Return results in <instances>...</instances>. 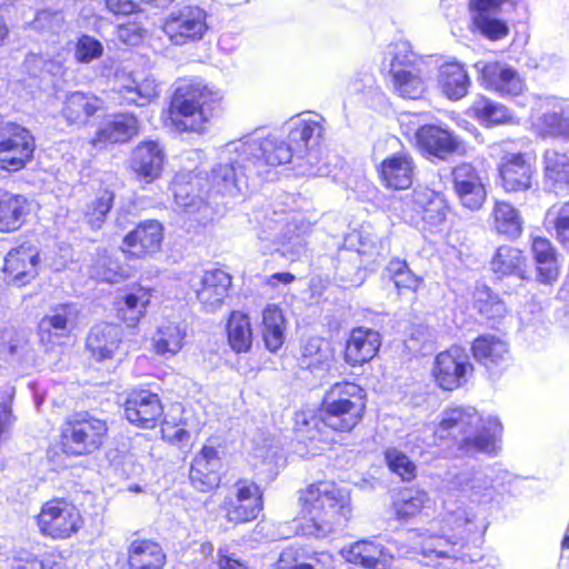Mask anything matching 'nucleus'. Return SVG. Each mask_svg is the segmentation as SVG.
<instances>
[{"label": "nucleus", "instance_id": "nucleus-2", "mask_svg": "<svg viewBox=\"0 0 569 569\" xmlns=\"http://www.w3.org/2000/svg\"><path fill=\"white\" fill-rule=\"evenodd\" d=\"M302 517L296 530L307 537L326 538L341 529L352 515L348 489L333 481H318L300 491Z\"/></svg>", "mask_w": 569, "mask_h": 569}, {"label": "nucleus", "instance_id": "nucleus-61", "mask_svg": "<svg viewBox=\"0 0 569 569\" xmlns=\"http://www.w3.org/2000/svg\"><path fill=\"white\" fill-rule=\"evenodd\" d=\"M113 199L114 196L111 191L103 190L87 206L84 214L92 229L101 228L112 207Z\"/></svg>", "mask_w": 569, "mask_h": 569}, {"label": "nucleus", "instance_id": "nucleus-46", "mask_svg": "<svg viewBox=\"0 0 569 569\" xmlns=\"http://www.w3.org/2000/svg\"><path fill=\"white\" fill-rule=\"evenodd\" d=\"M151 297V291L142 287L134 288L126 293L118 303L120 318L129 327H134L146 316Z\"/></svg>", "mask_w": 569, "mask_h": 569}, {"label": "nucleus", "instance_id": "nucleus-10", "mask_svg": "<svg viewBox=\"0 0 569 569\" xmlns=\"http://www.w3.org/2000/svg\"><path fill=\"white\" fill-rule=\"evenodd\" d=\"M207 12L198 6H186L171 11L162 23V31L173 46L200 41L207 33Z\"/></svg>", "mask_w": 569, "mask_h": 569}, {"label": "nucleus", "instance_id": "nucleus-29", "mask_svg": "<svg viewBox=\"0 0 569 569\" xmlns=\"http://www.w3.org/2000/svg\"><path fill=\"white\" fill-rule=\"evenodd\" d=\"M325 119L319 114H310L307 118H297L290 122L288 134L289 146L293 153L303 150L321 148L325 134Z\"/></svg>", "mask_w": 569, "mask_h": 569}, {"label": "nucleus", "instance_id": "nucleus-18", "mask_svg": "<svg viewBox=\"0 0 569 569\" xmlns=\"http://www.w3.org/2000/svg\"><path fill=\"white\" fill-rule=\"evenodd\" d=\"M78 308L63 303L52 308L39 322V341L47 349L61 345L62 339L70 336L77 325Z\"/></svg>", "mask_w": 569, "mask_h": 569}, {"label": "nucleus", "instance_id": "nucleus-14", "mask_svg": "<svg viewBox=\"0 0 569 569\" xmlns=\"http://www.w3.org/2000/svg\"><path fill=\"white\" fill-rule=\"evenodd\" d=\"M472 370L465 349L453 346L436 356L432 377L439 388L452 391L467 383Z\"/></svg>", "mask_w": 569, "mask_h": 569}, {"label": "nucleus", "instance_id": "nucleus-39", "mask_svg": "<svg viewBox=\"0 0 569 569\" xmlns=\"http://www.w3.org/2000/svg\"><path fill=\"white\" fill-rule=\"evenodd\" d=\"M121 341L119 326L103 323L93 327L87 338V347L98 360L113 358Z\"/></svg>", "mask_w": 569, "mask_h": 569}, {"label": "nucleus", "instance_id": "nucleus-31", "mask_svg": "<svg viewBox=\"0 0 569 569\" xmlns=\"http://www.w3.org/2000/svg\"><path fill=\"white\" fill-rule=\"evenodd\" d=\"M164 154L156 141H143L132 151L130 168L146 183L158 179L163 167Z\"/></svg>", "mask_w": 569, "mask_h": 569}, {"label": "nucleus", "instance_id": "nucleus-41", "mask_svg": "<svg viewBox=\"0 0 569 569\" xmlns=\"http://www.w3.org/2000/svg\"><path fill=\"white\" fill-rule=\"evenodd\" d=\"M101 108V101L91 93L74 91L66 97L62 114L69 124H86Z\"/></svg>", "mask_w": 569, "mask_h": 569}, {"label": "nucleus", "instance_id": "nucleus-63", "mask_svg": "<svg viewBox=\"0 0 569 569\" xmlns=\"http://www.w3.org/2000/svg\"><path fill=\"white\" fill-rule=\"evenodd\" d=\"M104 48L102 43L88 34L79 37L74 43V59L78 63H90L102 57Z\"/></svg>", "mask_w": 569, "mask_h": 569}, {"label": "nucleus", "instance_id": "nucleus-36", "mask_svg": "<svg viewBox=\"0 0 569 569\" xmlns=\"http://www.w3.org/2000/svg\"><path fill=\"white\" fill-rule=\"evenodd\" d=\"M202 178L192 172L178 173L171 189L176 204L186 212L199 211L204 206Z\"/></svg>", "mask_w": 569, "mask_h": 569}, {"label": "nucleus", "instance_id": "nucleus-64", "mask_svg": "<svg viewBox=\"0 0 569 569\" xmlns=\"http://www.w3.org/2000/svg\"><path fill=\"white\" fill-rule=\"evenodd\" d=\"M386 461L389 469L402 480L410 481L416 477V465L401 451L388 449L386 451Z\"/></svg>", "mask_w": 569, "mask_h": 569}, {"label": "nucleus", "instance_id": "nucleus-48", "mask_svg": "<svg viewBox=\"0 0 569 569\" xmlns=\"http://www.w3.org/2000/svg\"><path fill=\"white\" fill-rule=\"evenodd\" d=\"M227 338L230 348L237 352H247L252 346V328L248 315L232 311L227 321Z\"/></svg>", "mask_w": 569, "mask_h": 569}, {"label": "nucleus", "instance_id": "nucleus-44", "mask_svg": "<svg viewBox=\"0 0 569 569\" xmlns=\"http://www.w3.org/2000/svg\"><path fill=\"white\" fill-rule=\"evenodd\" d=\"M531 250L537 263L538 280L551 283L559 277V263L551 242L542 237L532 239Z\"/></svg>", "mask_w": 569, "mask_h": 569}, {"label": "nucleus", "instance_id": "nucleus-34", "mask_svg": "<svg viewBox=\"0 0 569 569\" xmlns=\"http://www.w3.org/2000/svg\"><path fill=\"white\" fill-rule=\"evenodd\" d=\"M381 346L378 331L359 327L350 332L345 348V360L356 367L369 362Z\"/></svg>", "mask_w": 569, "mask_h": 569}, {"label": "nucleus", "instance_id": "nucleus-28", "mask_svg": "<svg viewBox=\"0 0 569 569\" xmlns=\"http://www.w3.org/2000/svg\"><path fill=\"white\" fill-rule=\"evenodd\" d=\"M39 253L32 246H20L8 252L3 271L9 281L16 286H24L38 274Z\"/></svg>", "mask_w": 569, "mask_h": 569}, {"label": "nucleus", "instance_id": "nucleus-21", "mask_svg": "<svg viewBox=\"0 0 569 569\" xmlns=\"http://www.w3.org/2000/svg\"><path fill=\"white\" fill-rule=\"evenodd\" d=\"M124 416L130 423L151 429L162 420L163 408L157 393L141 389L128 396Z\"/></svg>", "mask_w": 569, "mask_h": 569}, {"label": "nucleus", "instance_id": "nucleus-49", "mask_svg": "<svg viewBox=\"0 0 569 569\" xmlns=\"http://www.w3.org/2000/svg\"><path fill=\"white\" fill-rule=\"evenodd\" d=\"M473 357L487 368L503 362L509 355L508 345L492 335L478 337L472 343Z\"/></svg>", "mask_w": 569, "mask_h": 569}, {"label": "nucleus", "instance_id": "nucleus-37", "mask_svg": "<svg viewBox=\"0 0 569 569\" xmlns=\"http://www.w3.org/2000/svg\"><path fill=\"white\" fill-rule=\"evenodd\" d=\"M187 341V328L180 323L167 321L161 323L151 339L156 355L170 359L178 355Z\"/></svg>", "mask_w": 569, "mask_h": 569}, {"label": "nucleus", "instance_id": "nucleus-12", "mask_svg": "<svg viewBox=\"0 0 569 569\" xmlns=\"http://www.w3.org/2000/svg\"><path fill=\"white\" fill-rule=\"evenodd\" d=\"M34 139L26 128L7 122L0 133V169L18 171L32 158Z\"/></svg>", "mask_w": 569, "mask_h": 569}, {"label": "nucleus", "instance_id": "nucleus-22", "mask_svg": "<svg viewBox=\"0 0 569 569\" xmlns=\"http://www.w3.org/2000/svg\"><path fill=\"white\" fill-rule=\"evenodd\" d=\"M341 557L349 563L368 569H390L395 555L380 541L362 539L343 547Z\"/></svg>", "mask_w": 569, "mask_h": 569}, {"label": "nucleus", "instance_id": "nucleus-13", "mask_svg": "<svg viewBox=\"0 0 569 569\" xmlns=\"http://www.w3.org/2000/svg\"><path fill=\"white\" fill-rule=\"evenodd\" d=\"M223 146L219 149V163L212 168L209 191L223 196L236 197L248 187V178L254 176L250 164L243 157L226 159L222 157Z\"/></svg>", "mask_w": 569, "mask_h": 569}, {"label": "nucleus", "instance_id": "nucleus-42", "mask_svg": "<svg viewBox=\"0 0 569 569\" xmlns=\"http://www.w3.org/2000/svg\"><path fill=\"white\" fill-rule=\"evenodd\" d=\"M438 83L447 98L459 100L467 94L470 79L462 64L447 62L439 68Z\"/></svg>", "mask_w": 569, "mask_h": 569}, {"label": "nucleus", "instance_id": "nucleus-35", "mask_svg": "<svg viewBox=\"0 0 569 569\" xmlns=\"http://www.w3.org/2000/svg\"><path fill=\"white\" fill-rule=\"evenodd\" d=\"M26 330L10 331L0 343V357L10 366L27 369L36 365V352Z\"/></svg>", "mask_w": 569, "mask_h": 569}, {"label": "nucleus", "instance_id": "nucleus-20", "mask_svg": "<svg viewBox=\"0 0 569 569\" xmlns=\"http://www.w3.org/2000/svg\"><path fill=\"white\" fill-rule=\"evenodd\" d=\"M518 0H470L472 30L479 31L483 37L491 41L500 40L507 37L509 28L500 19L493 18L495 13L503 6L515 7Z\"/></svg>", "mask_w": 569, "mask_h": 569}, {"label": "nucleus", "instance_id": "nucleus-19", "mask_svg": "<svg viewBox=\"0 0 569 569\" xmlns=\"http://www.w3.org/2000/svg\"><path fill=\"white\" fill-rule=\"evenodd\" d=\"M162 241V224L157 220H146L124 236L121 250L129 258L144 259L160 251Z\"/></svg>", "mask_w": 569, "mask_h": 569}, {"label": "nucleus", "instance_id": "nucleus-57", "mask_svg": "<svg viewBox=\"0 0 569 569\" xmlns=\"http://www.w3.org/2000/svg\"><path fill=\"white\" fill-rule=\"evenodd\" d=\"M525 258L521 251L510 246H501L497 249L491 260V269L500 276L520 273Z\"/></svg>", "mask_w": 569, "mask_h": 569}, {"label": "nucleus", "instance_id": "nucleus-45", "mask_svg": "<svg viewBox=\"0 0 569 569\" xmlns=\"http://www.w3.org/2000/svg\"><path fill=\"white\" fill-rule=\"evenodd\" d=\"M286 319L281 308L274 303L262 310V337L268 350L276 352L284 342Z\"/></svg>", "mask_w": 569, "mask_h": 569}, {"label": "nucleus", "instance_id": "nucleus-54", "mask_svg": "<svg viewBox=\"0 0 569 569\" xmlns=\"http://www.w3.org/2000/svg\"><path fill=\"white\" fill-rule=\"evenodd\" d=\"M390 73L393 87L401 97L417 99L423 93L425 81L421 74V64L401 70L393 69Z\"/></svg>", "mask_w": 569, "mask_h": 569}, {"label": "nucleus", "instance_id": "nucleus-9", "mask_svg": "<svg viewBox=\"0 0 569 569\" xmlns=\"http://www.w3.org/2000/svg\"><path fill=\"white\" fill-rule=\"evenodd\" d=\"M36 521L39 531L54 540L71 538L84 523L79 508L64 498H53L44 502Z\"/></svg>", "mask_w": 569, "mask_h": 569}, {"label": "nucleus", "instance_id": "nucleus-53", "mask_svg": "<svg viewBox=\"0 0 569 569\" xmlns=\"http://www.w3.org/2000/svg\"><path fill=\"white\" fill-rule=\"evenodd\" d=\"M433 500L422 489H405L395 501L393 507L399 519H409L417 516L423 509H430Z\"/></svg>", "mask_w": 569, "mask_h": 569}, {"label": "nucleus", "instance_id": "nucleus-23", "mask_svg": "<svg viewBox=\"0 0 569 569\" xmlns=\"http://www.w3.org/2000/svg\"><path fill=\"white\" fill-rule=\"evenodd\" d=\"M269 229H271V232L266 239L271 238V240L280 243L281 247L274 250L280 251L287 259L295 261L306 252L303 237L309 231L310 224L281 217Z\"/></svg>", "mask_w": 569, "mask_h": 569}, {"label": "nucleus", "instance_id": "nucleus-47", "mask_svg": "<svg viewBox=\"0 0 569 569\" xmlns=\"http://www.w3.org/2000/svg\"><path fill=\"white\" fill-rule=\"evenodd\" d=\"M470 111L472 116L486 127L511 124L516 122L513 113L506 106L486 97L476 99Z\"/></svg>", "mask_w": 569, "mask_h": 569}, {"label": "nucleus", "instance_id": "nucleus-55", "mask_svg": "<svg viewBox=\"0 0 569 569\" xmlns=\"http://www.w3.org/2000/svg\"><path fill=\"white\" fill-rule=\"evenodd\" d=\"M89 276L98 281L116 283L126 277L119 261L113 259L106 249H98L89 266Z\"/></svg>", "mask_w": 569, "mask_h": 569}, {"label": "nucleus", "instance_id": "nucleus-58", "mask_svg": "<svg viewBox=\"0 0 569 569\" xmlns=\"http://www.w3.org/2000/svg\"><path fill=\"white\" fill-rule=\"evenodd\" d=\"M545 224L553 230L559 242L569 247V201L551 206L546 212Z\"/></svg>", "mask_w": 569, "mask_h": 569}, {"label": "nucleus", "instance_id": "nucleus-32", "mask_svg": "<svg viewBox=\"0 0 569 569\" xmlns=\"http://www.w3.org/2000/svg\"><path fill=\"white\" fill-rule=\"evenodd\" d=\"M274 569H336V560L328 551L310 552L301 546H289L280 553Z\"/></svg>", "mask_w": 569, "mask_h": 569}, {"label": "nucleus", "instance_id": "nucleus-56", "mask_svg": "<svg viewBox=\"0 0 569 569\" xmlns=\"http://www.w3.org/2000/svg\"><path fill=\"white\" fill-rule=\"evenodd\" d=\"M422 64L418 56L412 51L411 44L406 40H399L387 47L383 66L389 68V72L393 69H407Z\"/></svg>", "mask_w": 569, "mask_h": 569}, {"label": "nucleus", "instance_id": "nucleus-6", "mask_svg": "<svg viewBox=\"0 0 569 569\" xmlns=\"http://www.w3.org/2000/svg\"><path fill=\"white\" fill-rule=\"evenodd\" d=\"M222 157L226 159L243 157L254 176L263 177L270 168L291 161L293 152L289 142H284L274 134L264 138L258 134H249L226 143Z\"/></svg>", "mask_w": 569, "mask_h": 569}, {"label": "nucleus", "instance_id": "nucleus-11", "mask_svg": "<svg viewBox=\"0 0 569 569\" xmlns=\"http://www.w3.org/2000/svg\"><path fill=\"white\" fill-rule=\"evenodd\" d=\"M451 483L470 505L477 507H491L493 503H498L501 498V488L497 482V475L489 468L460 471L453 477Z\"/></svg>", "mask_w": 569, "mask_h": 569}, {"label": "nucleus", "instance_id": "nucleus-7", "mask_svg": "<svg viewBox=\"0 0 569 569\" xmlns=\"http://www.w3.org/2000/svg\"><path fill=\"white\" fill-rule=\"evenodd\" d=\"M392 210L406 223L437 233L445 229L449 206L442 193L427 187H417L410 194L395 201Z\"/></svg>", "mask_w": 569, "mask_h": 569}, {"label": "nucleus", "instance_id": "nucleus-5", "mask_svg": "<svg viewBox=\"0 0 569 569\" xmlns=\"http://www.w3.org/2000/svg\"><path fill=\"white\" fill-rule=\"evenodd\" d=\"M476 513L463 508L448 511L442 519V533L436 535L426 531H412L411 550L398 549L401 557H411L420 553L426 558H452L463 557L465 536L470 531V526Z\"/></svg>", "mask_w": 569, "mask_h": 569}, {"label": "nucleus", "instance_id": "nucleus-27", "mask_svg": "<svg viewBox=\"0 0 569 569\" xmlns=\"http://www.w3.org/2000/svg\"><path fill=\"white\" fill-rule=\"evenodd\" d=\"M138 132V119L130 113H119L101 122L90 143L96 149H102L108 143L127 142Z\"/></svg>", "mask_w": 569, "mask_h": 569}, {"label": "nucleus", "instance_id": "nucleus-16", "mask_svg": "<svg viewBox=\"0 0 569 569\" xmlns=\"http://www.w3.org/2000/svg\"><path fill=\"white\" fill-rule=\"evenodd\" d=\"M223 509L232 522H247L256 519L262 510L260 488L251 481L239 480L224 498Z\"/></svg>", "mask_w": 569, "mask_h": 569}, {"label": "nucleus", "instance_id": "nucleus-40", "mask_svg": "<svg viewBox=\"0 0 569 569\" xmlns=\"http://www.w3.org/2000/svg\"><path fill=\"white\" fill-rule=\"evenodd\" d=\"M129 569H162L166 555L159 543L148 539H134L128 547Z\"/></svg>", "mask_w": 569, "mask_h": 569}, {"label": "nucleus", "instance_id": "nucleus-26", "mask_svg": "<svg viewBox=\"0 0 569 569\" xmlns=\"http://www.w3.org/2000/svg\"><path fill=\"white\" fill-rule=\"evenodd\" d=\"M221 461L218 450L204 446L193 458L190 467L189 479L194 489L208 492L220 483Z\"/></svg>", "mask_w": 569, "mask_h": 569}, {"label": "nucleus", "instance_id": "nucleus-51", "mask_svg": "<svg viewBox=\"0 0 569 569\" xmlns=\"http://www.w3.org/2000/svg\"><path fill=\"white\" fill-rule=\"evenodd\" d=\"M293 168L297 174L303 177H321L330 173L327 153L322 148L303 150L293 153Z\"/></svg>", "mask_w": 569, "mask_h": 569}, {"label": "nucleus", "instance_id": "nucleus-60", "mask_svg": "<svg viewBox=\"0 0 569 569\" xmlns=\"http://www.w3.org/2000/svg\"><path fill=\"white\" fill-rule=\"evenodd\" d=\"M535 129L541 137L569 138V114L545 113L535 122Z\"/></svg>", "mask_w": 569, "mask_h": 569}, {"label": "nucleus", "instance_id": "nucleus-33", "mask_svg": "<svg viewBox=\"0 0 569 569\" xmlns=\"http://www.w3.org/2000/svg\"><path fill=\"white\" fill-rule=\"evenodd\" d=\"M231 286V277L223 270H208L201 278V287L197 290V298L206 312H216L221 309Z\"/></svg>", "mask_w": 569, "mask_h": 569}, {"label": "nucleus", "instance_id": "nucleus-4", "mask_svg": "<svg viewBox=\"0 0 569 569\" xmlns=\"http://www.w3.org/2000/svg\"><path fill=\"white\" fill-rule=\"evenodd\" d=\"M223 94L199 81L180 84L168 109L167 124L178 132H206L209 123L221 111Z\"/></svg>", "mask_w": 569, "mask_h": 569}, {"label": "nucleus", "instance_id": "nucleus-24", "mask_svg": "<svg viewBox=\"0 0 569 569\" xmlns=\"http://www.w3.org/2000/svg\"><path fill=\"white\" fill-rule=\"evenodd\" d=\"M416 164L409 152L399 151L388 156L377 167L381 184L387 189H408L415 177Z\"/></svg>", "mask_w": 569, "mask_h": 569}, {"label": "nucleus", "instance_id": "nucleus-15", "mask_svg": "<svg viewBox=\"0 0 569 569\" xmlns=\"http://www.w3.org/2000/svg\"><path fill=\"white\" fill-rule=\"evenodd\" d=\"M453 192L459 203L470 210L478 211L487 199L485 178L475 166L462 162L451 170Z\"/></svg>", "mask_w": 569, "mask_h": 569}, {"label": "nucleus", "instance_id": "nucleus-50", "mask_svg": "<svg viewBox=\"0 0 569 569\" xmlns=\"http://www.w3.org/2000/svg\"><path fill=\"white\" fill-rule=\"evenodd\" d=\"M27 200L19 194L0 190V231L10 232L20 228L26 214Z\"/></svg>", "mask_w": 569, "mask_h": 569}, {"label": "nucleus", "instance_id": "nucleus-59", "mask_svg": "<svg viewBox=\"0 0 569 569\" xmlns=\"http://www.w3.org/2000/svg\"><path fill=\"white\" fill-rule=\"evenodd\" d=\"M473 306L487 319H500L506 312V306L488 287H478L473 293Z\"/></svg>", "mask_w": 569, "mask_h": 569}, {"label": "nucleus", "instance_id": "nucleus-17", "mask_svg": "<svg viewBox=\"0 0 569 569\" xmlns=\"http://www.w3.org/2000/svg\"><path fill=\"white\" fill-rule=\"evenodd\" d=\"M475 68L481 86L501 97H517L526 89L525 79L516 69L505 63L479 61Z\"/></svg>", "mask_w": 569, "mask_h": 569}, {"label": "nucleus", "instance_id": "nucleus-30", "mask_svg": "<svg viewBox=\"0 0 569 569\" xmlns=\"http://www.w3.org/2000/svg\"><path fill=\"white\" fill-rule=\"evenodd\" d=\"M532 159L526 153H508L500 166L502 186L508 192L526 191L531 187Z\"/></svg>", "mask_w": 569, "mask_h": 569}, {"label": "nucleus", "instance_id": "nucleus-52", "mask_svg": "<svg viewBox=\"0 0 569 569\" xmlns=\"http://www.w3.org/2000/svg\"><path fill=\"white\" fill-rule=\"evenodd\" d=\"M493 220V229L509 238L516 239L522 232V219L519 211L510 203L497 201L491 213Z\"/></svg>", "mask_w": 569, "mask_h": 569}, {"label": "nucleus", "instance_id": "nucleus-62", "mask_svg": "<svg viewBox=\"0 0 569 569\" xmlns=\"http://www.w3.org/2000/svg\"><path fill=\"white\" fill-rule=\"evenodd\" d=\"M66 24L64 16L60 10H40L34 19L30 22V27L41 33L58 34L63 31Z\"/></svg>", "mask_w": 569, "mask_h": 569}, {"label": "nucleus", "instance_id": "nucleus-25", "mask_svg": "<svg viewBox=\"0 0 569 569\" xmlns=\"http://www.w3.org/2000/svg\"><path fill=\"white\" fill-rule=\"evenodd\" d=\"M416 142L421 152L439 159L458 151L461 144L452 131L436 124L421 126L416 132Z\"/></svg>", "mask_w": 569, "mask_h": 569}, {"label": "nucleus", "instance_id": "nucleus-1", "mask_svg": "<svg viewBox=\"0 0 569 569\" xmlns=\"http://www.w3.org/2000/svg\"><path fill=\"white\" fill-rule=\"evenodd\" d=\"M363 389L348 381L335 383L325 393L321 416L306 410L296 413L295 433L300 442L310 441L309 451L316 456L322 450L318 443L328 445L333 441L330 431H351L362 419L366 409Z\"/></svg>", "mask_w": 569, "mask_h": 569}, {"label": "nucleus", "instance_id": "nucleus-38", "mask_svg": "<svg viewBox=\"0 0 569 569\" xmlns=\"http://www.w3.org/2000/svg\"><path fill=\"white\" fill-rule=\"evenodd\" d=\"M545 186L555 193L569 189V154L549 149L543 154Z\"/></svg>", "mask_w": 569, "mask_h": 569}, {"label": "nucleus", "instance_id": "nucleus-43", "mask_svg": "<svg viewBox=\"0 0 569 569\" xmlns=\"http://www.w3.org/2000/svg\"><path fill=\"white\" fill-rule=\"evenodd\" d=\"M118 91L124 103L136 106H146L159 94L152 77L137 79L128 76L121 80Z\"/></svg>", "mask_w": 569, "mask_h": 569}, {"label": "nucleus", "instance_id": "nucleus-3", "mask_svg": "<svg viewBox=\"0 0 569 569\" xmlns=\"http://www.w3.org/2000/svg\"><path fill=\"white\" fill-rule=\"evenodd\" d=\"M502 425L497 417H482L473 407L457 406L442 411L435 429L440 440L451 439L466 453L496 456Z\"/></svg>", "mask_w": 569, "mask_h": 569}, {"label": "nucleus", "instance_id": "nucleus-8", "mask_svg": "<svg viewBox=\"0 0 569 569\" xmlns=\"http://www.w3.org/2000/svg\"><path fill=\"white\" fill-rule=\"evenodd\" d=\"M108 435L107 422L89 412H78L61 428V448L67 456L80 457L101 448Z\"/></svg>", "mask_w": 569, "mask_h": 569}]
</instances>
